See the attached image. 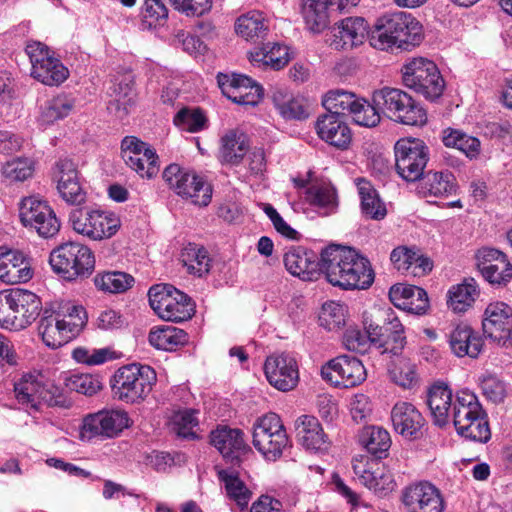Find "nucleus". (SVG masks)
Segmentation results:
<instances>
[{
  "instance_id": "nucleus-18",
  "label": "nucleus",
  "mask_w": 512,
  "mask_h": 512,
  "mask_svg": "<svg viewBox=\"0 0 512 512\" xmlns=\"http://www.w3.org/2000/svg\"><path fill=\"white\" fill-rule=\"evenodd\" d=\"M53 179L61 198L68 204L85 203L87 193L82 186L77 164L71 159H60L55 163Z\"/></svg>"
},
{
  "instance_id": "nucleus-63",
  "label": "nucleus",
  "mask_w": 512,
  "mask_h": 512,
  "mask_svg": "<svg viewBox=\"0 0 512 512\" xmlns=\"http://www.w3.org/2000/svg\"><path fill=\"white\" fill-rule=\"evenodd\" d=\"M143 17L149 26L161 25L168 18V9L161 0H146Z\"/></svg>"
},
{
  "instance_id": "nucleus-26",
  "label": "nucleus",
  "mask_w": 512,
  "mask_h": 512,
  "mask_svg": "<svg viewBox=\"0 0 512 512\" xmlns=\"http://www.w3.org/2000/svg\"><path fill=\"white\" fill-rule=\"evenodd\" d=\"M402 502L408 512H443L444 503L439 490L429 482H419L406 487Z\"/></svg>"
},
{
  "instance_id": "nucleus-23",
  "label": "nucleus",
  "mask_w": 512,
  "mask_h": 512,
  "mask_svg": "<svg viewBox=\"0 0 512 512\" xmlns=\"http://www.w3.org/2000/svg\"><path fill=\"white\" fill-rule=\"evenodd\" d=\"M264 371L268 382L279 391L294 389L299 380L297 362L287 353L267 357Z\"/></svg>"
},
{
  "instance_id": "nucleus-48",
  "label": "nucleus",
  "mask_w": 512,
  "mask_h": 512,
  "mask_svg": "<svg viewBox=\"0 0 512 512\" xmlns=\"http://www.w3.org/2000/svg\"><path fill=\"white\" fill-rule=\"evenodd\" d=\"M359 100L354 93L345 90L329 91L324 99L323 106L328 114L340 116L342 118L347 114H352Z\"/></svg>"
},
{
  "instance_id": "nucleus-7",
  "label": "nucleus",
  "mask_w": 512,
  "mask_h": 512,
  "mask_svg": "<svg viewBox=\"0 0 512 512\" xmlns=\"http://www.w3.org/2000/svg\"><path fill=\"white\" fill-rule=\"evenodd\" d=\"M148 297L151 308L165 321L183 322L195 314L192 299L170 284L152 286L148 291Z\"/></svg>"
},
{
  "instance_id": "nucleus-61",
  "label": "nucleus",
  "mask_w": 512,
  "mask_h": 512,
  "mask_svg": "<svg viewBox=\"0 0 512 512\" xmlns=\"http://www.w3.org/2000/svg\"><path fill=\"white\" fill-rule=\"evenodd\" d=\"M480 385L483 394L488 400L496 404L504 401L507 394L506 385L496 376H484L481 379Z\"/></svg>"
},
{
  "instance_id": "nucleus-12",
  "label": "nucleus",
  "mask_w": 512,
  "mask_h": 512,
  "mask_svg": "<svg viewBox=\"0 0 512 512\" xmlns=\"http://www.w3.org/2000/svg\"><path fill=\"white\" fill-rule=\"evenodd\" d=\"M163 179L182 198L192 203L207 206L212 197L211 185L193 172L183 170L177 164H170L163 172Z\"/></svg>"
},
{
  "instance_id": "nucleus-31",
  "label": "nucleus",
  "mask_w": 512,
  "mask_h": 512,
  "mask_svg": "<svg viewBox=\"0 0 512 512\" xmlns=\"http://www.w3.org/2000/svg\"><path fill=\"white\" fill-rule=\"evenodd\" d=\"M318 136L326 143L344 150L347 149L352 140V133L344 118L323 114L316 121Z\"/></svg>"
},
{
  "instance_id": "nucleus-53",
  "label": "nucleus",
  "mask_w": 512,
  "mask_h": 512,
  "mask_svg": "<svg viewBox=\"0 0 512 512\" xmlns=\"http://www.w3.org/2000/svg\"><path fill=\"white\" fill-rule=\"evenodd\" d=\"M305 199L311 205L325 209V215L334 212L337 207L336 191L330 185H312L306 188Z\"/></svg>"
},
{
  "instance_id": "nucleus-34",
  "label": "nucleus",
  "mask_w": 512,
  "mask_h": 512,
  "mask_svg": "<svg viewBox=\"0 0 512 512\" xmlns=\"http://www.w3.org/2000/svg\"><path fill=\"white\" fill-rule=\"evenodd\" d=\"M296 436L299 443L314 452L327 451L329 441L318 419L311 415H302L295 422Z\"/></svg>"
},
{
  "instance_id": "nucleus-38",
  "label": "nucleus",
  "mask_w": 512,
  "mask_h": 512,
  "mask_svg": "<svg viewBox=\"0 0 512 512\" xmlns=\"http://www.w3.org/2000/svg\"><path fill=\"white\" fill-rule=\"evenodd\" d=\"M221 163L238 165L248 150L247 136L238 129L228 130L220 139Z\"/></svg>"
},
{
  "instance_id": "nucleus-19",
  "label": "nucleus",
  "mask_w": 512,
  "mask_h": 512,
  "mask_svg": "<svg viewBox=\"0 0 512 512\" xmlns=\"http://www.w3.org/2000/svg\"><path fill=\"white\" fill-rule=\"evenodd\" d=\"M484 335L499 345H512V307L504 302H492L484 311Z\"/></svg>"
},
{
  "instance_id": "nucleus-10",
  "label": "nucleus",
  "mask_w": 512,
  "mask_h": 512,
  "mask_svg": "<svg viewBox=\"0 0 512 512\" xmlns=\"http://www.w3.org/2000/svg\"><path fill=\"white\" fill-rule=\"evenodd\" d=\"M253 445L268 460L281 457L289 446V438L277 414L268 413L254 423Z\"/></svg>"
},
{
  "instance_id": "nucleus-21",
  "label": "nucleus",
  "mask_w": 512,
  "mask_h": 512,
  "mask_svg": "<svg viewBox=\"0 0 512 512\" xmlns=\"http://www.w3.org/2000/svg\"><path fill=\"white\" fill-rule=\"evenodd\" d=\"M217 81L223 95L237 104L254 106L263 96L262 87L245 75L219 73Z\"/></svg>"
},
{
  "instance_id": "nucleus-20",
  "label": "nucleus",
  "mask_w": 512,
  "mask_h": 512,
  "mask_svg": "<svg viewBox=\"0 0 512 512\" xmlns=\"http://www.w3.org/2000/svg\"><path fill=\"white\" fill-rule=\"evenodd\" d=\"M128 420L127 413L120 410L101 411L88 415L83 420L81 437L113 438L128 426Z\"/></svg>"
},
{
  "instance_id": "nucleus-59",
  "label": "nucleus",
  "mask_w": 512,
  "mask_h": 512,
  "mask_svg": "<svg viewBox=\"0 0 512 512\" xmlns=\"http://www.w3.org/2000/svg\"><path fill=\"white\" fill-rule=\"evenodd\" d=\"M66 386L71 391L92 396L101 389V382L90 374H73L66 379Z\"/></svg>"
},
{
  "instance_id": "nucleus-55",
  "label": "nucleus",
  "mask_w": 512,
  "mask_h": 512,
  "mask_svg": "<svg viewBox=\"0 0 512 512\" xmlns=\"http://www.w3.org/2000/svg\"><path fill=\"white\" fill-rule=\"evenodd\" d=\"M34 163L29 158H15L2 166V175L10 182L24 181L32 176Z\"/></svg>"
},
{
  "instance_id": "nucleus-22",
  "label": "nucleus",
  "mask_w": 512,
  "mask_h": 512,
  "mask_svg": "<svg viewBox=\"0 0 512 512\" xmlns=\"http://www.w3.org/2000/svg\"><path fill=\"white\" fill-rule=\"evenodd\" d=\"M353 471L360 482L376 495L383 497L396 488L391 470L377 461H353Z\"/></svg>"
},
{
  "instance_id": "nucleus-37",
  "label": "nucleus",
  "mask_w": 512,
  "mask_h": 512,
  "mask_svg": "<svg viewBox=\"0 0 512 512\" xmlns=\"http://www.w3.org/2000/svg\"><path fill=\"white\" fill-rule=\"evenodd\" d=\"M389 297L396 306H400L399 301L404 300L402 304L405 308L418 315L426 313L429 307L426 291L417 286L394 285L390 288Z\"/></svg>"
},
{
  "instance_id": "nucleus-29",
  "label": "nucleus",
  "mask_w": 512,
  "mask_h": 512,
  "mask_svg": "<svg viewBox=\"0 0 512 512\" xmlns=\"http://www.w3.org/2000/svg\"><path fill=\"white\" fill-rule=\"evenodd\" d=\"M391 420L394 430L404 438L414 440L422 436L425 419L413 404L396 403L391 411Z\"/></svg>"
},
{
  "instance_id": "nucleus-64",
  "label": "nucleus",
  "mask_w": 512,
  "mask_h": 512,
  "mask_svg": "<svg viewBox=\"0 0 512 512\" xmlns=\"http://www.w3.org/2000/svg\"><path fill=\"white\" fill-rule=\"evenodd\" d=\"M418 251L406 246H399L392 250L390 260L399 271H408L414 266Z\"/></svg>"
},
{
  "instance_id": "nucleus-49",
  "label": "nucleus",
  "mask_w": 512,
  "mask_h": 512,
  "mask_svg": "<svg viewBox=\"0 0 512 512\" xmlns=\"http://www.w3.org/2000/svg\"><path fill=\"white\" fill-rule=\"evenodd\" d=\"M75 106L73 98L59 94L47 101L40 108V121L44 124H52L55 121L67 117Z\"/></svg>"
},
{
  "instance_id": "nucleus-51",
  "label": "nucleus",
  "mask_w": 512,
  "mask_h": 512,
  "mask_svg": "<svg viewBox=\"0 0 512 512\" xmlns=\"http://www.w3.org/2000/svg\"><path fill=\"white\" fill-rule=\"evenodd\" d=\"M273 102L279 113L286 119L303 120L309 116V104L304 98L285 99L280 92L273 95Z\"/></svg>"
},
{
  "instance_id": "nucleus-56",
  "label": "nucleus",
  "mask_w": 512,
  "mask_h": 512,
  "mask_svg": "<svg viewBox=\"0 0 512 512\" xmlns=\"http://www.w3.org/2000/svg\"><path fill=\"white\" fill-rule=\"evenodd\" d=\"M391 380L403 387L412 388L417 383L415 365L407 359H399L389 369Z\"/></svg>"
},
{
  "instance_id": "nucleus-17",
  "label": "nucleus",
  "mask_w": 512,
  "mask_h": 512,
  "mask_svg": "<svg viewBox=\"0 0 512 512\" xmlns=\"http://www.w3.org/2000/svg\"><path fill=\"white\" fill-rule=\"evenodd\" d=\"M121 154L124 162L141 177L153 178L159 172L158 156L154 149L136 137L122 140Z\"/></svg>"
},
{
  "instance_id": "nucleus-57",
  "label": "nucleus",
  "mask_w": 512,
  "mask_h": 512,
  "mask_svg": "<svg viewBox=\"0 0 512 512\" xmlns=\"http://www.w3.org/2000/svg\"><path fill=\"white\" fill-rule=\"evenodd\" d=\"M381 113L380 108L374 102L370 104L366 100L359 98L351 115L356 124L364 127H375L380 123Z\"/></svg>"
},
{
  "instance_id": "nucleus-39",
  "label": "nucleus",
  "mask_w": 512,
  "mask_h": 512,
  "mask_svg": "<svg viewBox=\"0 0 512 512\" xmlns=\"http://www.w3.org/2000/svg\"><path fill=\"white\" fill-rule=\"evenodd\" d=\"M336 11L332 0H302V15L308 28L321 32L329 24L331 14Z\"/></svg>"
},
{
  "instance_id": "nucleus-33",
  "label": "nucleus",
  "mask_w": 512,
  "mask_h": 512,
  "mask_svg": "<svg viewBox=\"0 0 512 512\" xmlns=\"http://www.w3.org/2000/svg\"><path fill=\"white\" fill-rule=\"evenodd\" d=\"M133 76L130 73L118 75L110 87V96L107 109L119 119H124L135 104Z\"/></svg>"
},
{
  "instance_id": "nucleus-58",
  "label": "nucleus",
  "mask_w": 512,
  "mask_h": 512,
  "mask_svg": "<svg viewBox=\"0 0 512 512\" xmlns=\"http://www.w3.org/2000/svg\"><path fill=\"white\" fill-rule=\"evenodd\" d=\"M195 413L196 412L191 409L176 412L171 421L172 431L182 438H194L196 435L193 429L198 425Z\"/></svg>"
},
{
  "instance_id": "nucleus-27",
  "label": "nucleus",
  "mask_w": 512,
  "mask_h": 512,
  "mask_svg": "<svg viewBox=\"0 0 512 512\" xmlns=\"http://www.w3.org/2000/svg\"><path fill=\"white\" fill-rule=\"evenodd\" d=\"M477 266L489 283L506 285L512 279V264L506 254L494 248H482L477 253Z\"/></svg>"
},
{
  "instance_id": "nucleus-46",
  "label": "nucleus",
  "mask_w": 512,
  "mask_h": 512,
  "mask_svg": "<svg viewBox=\"0 0 512 512\" xmlns=\"http://www.w3.org/2000/svg\"><path fill=\"white\" fill-rule=\"evenodd\" d=\"M358 192L361 199L362 212L371 219L380 220L386 216V207L372 184L365 179H358Z\"/></svg>"
},
{
  "instance_id": "nucleus-60",
  "label": "nucleus",
  "mask_w": 512,
  "mask_h": 512,
  "mask_svg": "<svg viewBox=\"0 0 512 512\" xmlns=\"http://www.w3.org/2000/svg\"><path fill=\"white\" fill-rule=\"evenodd\" d=\"M322 326L328 330L339 329L345 324V309L343 305L331 301L322 306V311L319 316Z\"/></svg>"
},
{
  "instance_id": "nucleus-54",
  "label": "nucleus",
  "mask_w": 512,
  "mask_h": 512,
  "mask_svg": "<svg viewBox=\"0 0 512 512\" xmlns=\"http://www.w3.org/2000/svg\"><path fill=\"white\" fill-rule=\"evenodd\" d=\"M173 123L182 131L197 133L206 128L207 118L200 108L183 107L175 114Z\"/></svg>"
},
{
  "instance_id": "nucleus-15",
  "label": "nucleus",
  "mask_w": 512,
  "mask_h": 512,
  "mask_svg": "<svg viewBox=\"0 0 512 512\" xmlns=\"http://www.w3.org/2000/svg\"><path fill=\"white\" fill-rule=\"evenodd\" d=\"M19 217L25 227L34 229L43 238L54 237L61 227L50 205L35 197L25 198L21 202Z\"/></svg>"
},
{
  "instance_id": "nucleus-50",
  "label": "nucleus",
  "mask_w": 512,
  "mask_h": 512,
  "mask_svg": "<svg viewBox=\"0 0 512 512\" xmlns=\"http://www.w3.org/2000/svg\"><path fill=\"white\" fill-rule=\"evenodd\" d=\"M219 479L225 483V488L229 498L236 502L240 510L247 508L252 493L246 487L243 481L237 475L228 470L218 471Z\"/></svg>"
},
{
  "instance_id": "nucleus-42",
  "label": "nucleus",
  "mask_w": 512,
  "mask_h": 512,
  "mask_svg": "<svg viewBox=\"0 0 512 512\" xmlns=\"http://www.w3.org/2000/svg\"><path fill=\"white\" fill-rule=\"evenodd\" d=\"M268 29V22L262 12L255 10L240 16L235 23L237 34L252 42L263 39Z\"/></svg>"
},
{
  "instance_id": "nucleus-43",
  "label": "nucleus",
  "mask_w": 512,
  "mask_h": 512,
  "mask_svg": "<svg viewBox=\"0 0 512 512\" xmlns=\"http://www.w3.org/2000/svg\"><path fill=\"white\" fill-rule=\"evenodd\" d=\"M180 261L191 275L202 277L210 271L211 259L208 251L195 243H188L182 249Z\"/></svg>"
},
{
  "instance_id": "nucleus-14",
  "label": "nucleus",
  "mask_w": 512,
  "mask_h": 512,
  "mask_svg": "<svg viewBox=\"0 0 512 512\" xmlns=\"http://www.w3.org/2000/svg\"><path fill=\"white\" fill-rule=\"evenodd\" d=\"M70 221L77 233L94 240L110 238L120 228V219L114 213L98 210L75 209Z\"/></svg>"
},
{
  "instance_id": "nucleus-3",
  "label": "nucleus",
  "mask_w": 512,
  "mask_h": 512,
  "mask_svg": "<svg viewBox=\"0 0 512 512\" xmlns=\"http://www.w3.org/2000/svg\"><path fill=\"white\" fill-rule=\"evenodd\" d=\"M422 41V26L410 14L395 12L379 18L369 34L370 45L378 50L393 47L408 50Z\"/></svg>"
},
{
  "instance_id": "nucleus-41",
  "label": "nucleus",
  "mask_w": 512,
  "mask_h": 512,
  "mask_svg": "<svg viewBox=\"0 0 512 512\" xmlns=\"http://www.w3.org/2000/svg\"><path fill=\"white\" fill-rule=\"evenodd\" d=\"M479 296V289L473 278L464 279L450 287L447 292V305L456 313L467 311Z\"/></svg>"
},
{
  "instance_id": "nucleus-16",
  "label": "nucleus",
  "mask_w": 512,
  "mask_h": 512,
  "mask_svg": "<svg viewBox=\"0 0 512 512\" xmlns=\"http://www.w3.org/2000/svg\"><path fill=\"white\" fill-rule=\"evenodd\" d=\"M323 379L337 387L350 388L366 379V370L356 357L341 355L330 360L321 368Z\"/></svg>"
},
{
  "instance_id": "nucleus-62",
  "label": "nucleus",
  "mask_w": 512,
  "mask_h": 512,
  "mask_svg": "<svg viewBox=\"0 0 512 512\" xmlns=\"http://www.w3.org/2000/svg\"><path fill=\"white\" fill-rule=\"evenodd\" d=\"M10 290L0 291V327L15 330L16 315Z\"/></svg>"
},
{
  "instance_id": "nucleus-4",
  "label": "nucleus",
  "mask_w": 512,
  "mask_h": 512,
  "mask_svg": "<svg viewBox=\"0 0 512 512\" xmlns=\"http://www.w3.org/2000/svg\"><path fill=\"white\" fill-rule=\"evenodd\" d=\"M372 101L390 120L409 126H422L427 122L425 109L401 89L384 87L373 93Z\"/></svg>"
},
{
  "instance_id": "nucleus-44",
  "label": "nucleus",
  "mask_w": 512,
  "mask_h": 512,
  "mask_svg": "<svg viewBox=\"0 0 512 512\" xmlns=\"http://www.w3.org/2000/svg\"><path fill=\"white\" fill-rule=\"evenodd\" d=\"M187 341V333L171 325L154 327L149 333V343L160 350L172 351Z\"/></svg>"
},
{
  "instance_id": "nucleus-35",
  "label": "nucleus",
  "mask_w": 512,
  "mask_h": 512,
  "mask_svg": "<svg viewBox=\"0 0 512 512\" xmlns=\"http://www.w3.org/2000/svg\"><path fill=\"white\" fill-rule=\"evenodd\" d=\"M12 295L16 324L15 330H22L29 326L40 314L42 303L33 292L24 289H10Z\"/></svg>"
},
{
  "instance_id": "nucleus-1",
  "label": "nucleus",
  "mask_w": 512,
  "mask_h": 512,
  "mask_svg": "<svg viewBox=\"0 0 512 512\" xmlns=\"http://www.w3.org/2000/svg\"><path fill=\"white\" fill-rule=\"evenodd\" d=\"M284 265L290 274L305 281L317 279L322 272L330 284L345 290L367 289L375 277L368 259L340 245L325 248L320 261L311 251L292 248L284 255Z\"/></svg>"
},
{
  "instance_id": "nucleus-28",
  "label": "nucleus",
  "mask_w": 512,
  "mask_h": 512,
  "mask_svg": "<svg viewBox=\"0 0 512 512\" xmlns=\"http://www.w3.org/2000/svg\"><path fill=\"white\" fill-rule=\"evenodd\" d=\"M368 36V25L362 17H348L337 23L327 40L335 50H348L361 45Z\"/></svg>"
},
{
  "instance_id": "nucleus-25",
  "label": "nucleus",
  "mask_w": 512,
  "mask_h": 512,
  "mask_svg": "<svg viewBox=\"0 0 512 512\" xmlns=\"http://www.w3.org/2000/svg\"><path fill=\"white\" fill-rule=\"evenodd\" d=\"M79 323L64 322L60 313L44 312L38 326L43 342L50 348L56 349L79 335Z\"/></svg>"
},
{
  "instance_id": "nucleus-32",
  "label": "nucleus",
  "mask_w": 512,
  "mask_h": 512,
  "mask_svg": "<svg viewBox=\"0 0 512 512\" xmlns=\"http://www.w3.org/2000/svg\"><path fill=\"white\" fill-rule=\"evenodd\" d=\"M448 342L457 357L477 358L484 345L481 336L467 323L453 326L448 334Z\"/></svg>"
},
{
  "instance_id": "nucleus-8",
  "label": "nucleus",
  "mask_w": 512,
  "mask_h": 512,
  "mask_svg": "<svg viewBox=\"0 0 512 512\" xmlns=\"http://www.w3.org/2000/svg\"><path fill=\"white\" fill-rule=\"evenodd\" d=\"M402 80L406 87L430 100L440 97L445 86L437 65L423 57L413 58L403 66Z\"/></svg>"
},
{
  "instance_id": "nucleus-30",
  "label": "nucleus",
  "mask_w": 512,
  "mask_h": 512,
  "mask_svg": "<svg viewBox=\"0 0 512 512\" xmlns=\"http://www.w3.org/2000/svg\"><path fill=\"white\" fill-rule=\"evenodd\" d=\"M209 438L211 445L231 463L238 462L240 455L247 449L244 433L237 428L219 426L211 431Z\"/></svg>"
},
{
  "instance_id": "nucleus-47",
  "label": "nucleus",
  "mask_w": 512,
  "mask_h": 512,
  "mask_svg": "<svg viewBox=\"0 0 512 512\" xmlns=\"http://www.w3.org/2000/svg\"><path fill=\"white\" fill-rule=\"evenodd\" d=\"M454 180L450 172L430 171L424 176L421 189L425 196H448L455 191Z\"/></svg>"
},
{
  "instance_id": "nucleus-11",
  "label": "nucleus",
  "mask_w": 512,
  "mask_h": 512,
  "mask_svg": "<svg viewBox=\"0 0 512 512\" xmlns=\"http://www.w3.org/2000/svg\"><path fill=\"white\" fill-rule=\"evenodd\" d=\"M25 52L31 63V76L47 86H58L69 76L68 69L41 42H30Z\"/></svg>"
},
{
  "instance_id": "nucleus-52",
  "label": "nucleus",
  "mask_w": 512,
  "mask_h": 512,
  "mask_svg": "<svg viewBox=\"0 0 512 512\" xmlns=\"http://www.w3.org/2000/svg\"><path fill=\"white\" fill-rule=\"evenodd\" d=\"M94 283L102 291L123 293L132 287L134 278L125 272H104L95 276Z\"/></svg>"
},
{
  "instance_id": "nucleus-36",
  "label": "nucleus",
  "mask_w": 512,
  "mask_h": 512,
  "mask_svg": "<svg viewBox=\"0 0 512 512\" xmlns=\"http://www.w3.org/2000/svg\"><path fill=\"white\" fill-rule=\"evenodd\" d=\"M32 277L30 263L22 252L0 254V280L6 284L26 282Z\"/></svg>"
},
{
  "instance_id": "nucleus-6",
  "label": "nucleus",
  "mask_w": 512,
  "mask_h": 512,
  "mask_svg": "<svg viewBox=\"0 0 512 512\" xmlns=\"http://www.w3.org/2000/svg\"><path fill=\"white\" fill-rule=\"evenodd\" d=\"M156 380L153 368L133 363L116 371L111 386L118 400L133 404L148 396Z\"/></svg>"
},
{
  "instance_id": "nucleus-9",
  "label": "nucleus",
  "mask_w": 512,
  "mask_h": 512,
  "mask_svg": "<svg viewBox=\"0 0 512 512\" xmlns=\"http://www.w3.org/2000/svg\"><path fill=\"white\" fill-rule=\"evenodd\" d=\"M395 168L407 182L420 180L429 161V148L418 138H401L394 146Z\"/></svg>"
},
{
  "instance_id": "nucleus-13",
  "label": "nucleus",
  "mask_w": 512,
  "mask_h": 512,
  "mask_svg": "<svg viewBox=\"0 0 512 512\" xmlns=\"http://www.w3.org/2000/svg\"><path fill=\"white\" fill-rule=\"evenodd\" d=\"M14 393L18 403L26 409L39 410L42 402L51 407L66 406V399L59 393L58 388L43 385L32 374H25L15 382Z\"/></svg>"
},
{
  "instance_id": "nucleus-2",
  "label": "nucleus",
  "mask_w": 512,
  "mask_h": 512,
  "mask_svg": "<svg viewBox=\"0 0 512 512\" xmlns=\"http://www.w3.org/2000/svg\"><path fill=\"white\" fill-rule=\"evenodd\" d=\"M426 403L436 426H447L452 416L455 429L462 437L480 443L490 440L487 413L477 396L469 390H461L453 397L447 384L437 382L429 388Z\"/></svg>"
},
{
  "instance_id": "nucleus-40",
  "label": "nucleus",
  "mask_w": 512,
  "mask_h": 512,
  "mask_svg": "<svg viewBox=\"0 0 512 512\" xmlns=\"http://www.w3.org/2000/svg\"><path fill=\"white\" fill-rule=\"evenodd\" d=\"M359 444L378 459L387 457L391 447L389 432L379 426L364 427L358 435Z\"/></svg>"
},
{
  "instance_id": "nucleus-24",
  "label": "nucleus",
  "mask_w": 512,
  "mask_h": 512,
  "mask_svg": "<svg viewBox=\"0 0 512 512\" xmlns=\"http://www.w3.org/2000/svg\"><path fill=\"white\" fill-rule=\"evenodd\" d=\"M385 314L383 324L371 322L367 325V333L372 343L378 344L385 351L398 354L405 344L404 329L393 311L389 310Z\"/></svg>"
},
{
  "instance_id": "nucleus-45",
  "label": "nucleus",
  "mask_w": 512,
  "mask_h": 512,
  "mask_svg": "<svg viewBox=\"0 0 512 512\" xmlns=\"http://www.w3.org/2000/svg\"><path fill=\"white\" fill-rule=\"evenodd\" d=\"M250 61L257 66H270L275 70L283 68L289 61L287 47L278 43H269L250 52Z\"/></svg>"
},
{
  "instance_id": "nucleus-5",
  "label": "nucleus",
  "mask_w": 512,
  "mask_h": 512,
  "mask_svg": "<svg viewBox=\"0 0 512 512\" xmlns=\"http://www.w3.org/2000/svg\"><path fill=\"white\" fill-rule=\"evenodd\" d=\"M52 270L67 281L88 278L94 271L95 258L87 246L78 242L61 244L50 253Z\"/></svg>"
}]
</instances>
